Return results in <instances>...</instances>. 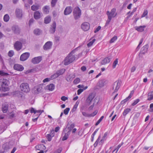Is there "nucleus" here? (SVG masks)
<instances>
[{"instance_id":"nucleus-62","label":"nucleus","mask_w":153,"mask_h":153,"mask_svg":"<svg viewBox=\"0 0 153 153\" xmlns=\"http://www.w3.org/2000/svg\"><path fill=\"white\" fill-rule=\"evenodd\" d=\"M101 27L100 26H98L96 29L94 31V33H96L98 31L101 29Z\"/></svg>"},{"instance_id":"nucleus-50","label":"nucleus","mask_w":153,"mask_h":153,"mask_svg":"<svg viewBox=\"0 0 153 153\" xmlns=\"http://www.w3.org/2000/svg\"><path fill=\"white\" fill-rule=\"evenodd\" d=\"M57 0H52L51 2V5L52 6L54 7L55 6Z\"/></svg>"},{"instance_id":"nucleus-38","label":"nucleus","mask_w":153,"mask_h":153,"mask_svg":"<svg viewBox=\"0 0 153 153\" xmlns=\"http://www.w3.org/2000/svg\"><path fill=\"white\" fill-rule=\"evenodd\" d=\"M117 39V37L116 36H114L110 40V42L112 43L114 42Z\"/></svg>"},{"instance_id":"nucleus-61","label":"nucleus","mask_w":153,"mask_h":153,"mask_svg":"<svg viewBox=\"0 0 153 153\" xmlns=\"http://www.w3.org/2000/svg\"><path fill=\"white\" fill-rule=\"evenodd\" d=\"M7 73L4 72L3 71H0V75H5Z\"/></svg>"},{"instance_id":"nucleus-58","label":"nucleus","mask_w":153,"mask_h":153,"mask_svg":"<svg viewBox=\"0 0 153 153\" xmlns=\"http://www.w3.org/2000/svg\"><path fill=\"white\" fill-rule=\"evenodd\" d=\"M34 21V19H31L30 20L28 23L29 26H30L33 23Z\"/></svg>"},{"instance_id":"nucleus-11","label":"nucleus","mask_w":153,"mask_h":153,"mask_svg":"<svg viewBox=\"0 0 153 153\" xmlns=\"http://www.w3.org/2000/svg\"><path fill=\"white\" fill-rule=\"evenodd\" d=\"M122 145V144H119L117 148L112 151V147H110L108 150L106 151L105 153H117L119 148L121 147Z\"/></svg>"},{"instance_id":"nucleus-60","label":"nucleus","mask_w":153,"mask_h":153,"mask_svg":"<svg viewBox=\"0 0 153 153\" xmlns=\"http://www.w3.org/2000/svg\"><path fill=\"white\" fill-rule=\"evenodd\" d=\"M143 39H142L140 40V43H139V45H138V46H137V48H138V49H139L140 48V45L142 44V43L143 41Z\"/></svg>"},{"instance_id":"nucleus-57","label":"nucleus","mask_w":153,"mask_h":153,"mask_svg":"<svg viewBox=\"0 0 153 153\" xmlns=\"http://www.w3.org/2000/svg\"><path fill=\"white\" fill-rule=\"evenodd\" d=\"M30 110L31 113H34V114H36V110H35L34 108H32L30 109Z\"/></svg>"},{"instance_id":"nucleus-59","label":"nucleus","mask_w":153,"mask_h":153,"mask_svg":"<svg viewBox=\"0 0 153 153\" xmlns=\"http://www.w3.org/2000/svg\"><path fill=\"white\" fill-rule=\"evenodd\" d=\"M47 138L48 139V140L49 141H50L51 140L52 137H51L50 135L48 134L47 135Z\"/></svg>"},{"instance_id":"nucleus-25","label":"nucleus","mask_w":153,"mask_h":153,"mask_svg":"<svg viewBox=\"0 0 153 153\" xmlns=\"http://www.w3.org/2000/svg\"><path fill=\"white\" fill-rule=\"evenodd\" d=\"M8 110V105L7 104H4L2 105V111L4 113L7 112Z\"/></svg>"},{"instance_id":"nucleus-55","label":"nucleus","mask_w":153,"mask_h":153,"mask_svg":"<svg viewBox=\"0 0 153 153\" xmlns=\"http://www.w3.org/2000/svg\"><path fill=\"white\" fill-rule=\"evenodd\" d=\"M20 41L19 42L22 43V45L26 43V40L25 39H20Z\"/></svg>"},{"instance_id":"nucleus-44","label":"nucleus","mask_w":153,"mask_h":153,"mask_svg":"<svg viewBox=\"0 0 153 153\" xmlns=\"http://www.w3.org/2000/svg\"><path fill=\"white\" fill-rule=\"evenodd\" d=\"M140 101V100L139 99H137L134 100V102L131 105L132 106H134L137 104Z\"/></svg>"},{"instance_id":"nucleus-26","label":"nucleus","mask_w":153,"mask_h":153,"mask_svg":"<svg viewBox=\"0 0 153 153\" xmlns=\"http://www.w3.org/2000/svg\"><path fill=\"white\" fill-rule=\"evenodd\" d=\"M56 28V23L53 22L52 24V27L51 28L50 31L51 33H53L55 32Z\"/></svg>"},{"instance_id":"nucleus-36","label":"nucleus","mask_w":153,"mask_h":153,"mask_svg":"<svg viewBox=\"0 0 153 153\" xmlns=\"http://www.w3.org/2000/svg\"><path fill=\"white\" fill-rule=\"evenodd\" d=\"M95 40H96L95 39H94L92 41H90L87 44V46L88 47H89L93 45L94 42H95Z\"/></svg>"},{"instance_id":"nucleus-22","label":"nucleus","mask_w":153,"mask_h":153,"mask_svg":"<svg viewBox=\"0 0 153 153\" xmlns=\"http://www.w3.org/2000/svg\"><path fill=\"white\" fill-rule=\"evenodd\" d=\"M145 25L140 26H137L135 27V29L136 30L140 32L143 31L144 30V28H146Z\"/></svg>"},{"instance_id":"nucleus-28","label":"nucleus","mask_w":153,"mask_h":153,"mask_svg":"<svg viewBox=\"0 0 153 153\" xmlns=\"http://www.w3.org/2000/svg\"><path fill=\"white\" fill-rule=\"evenodd\" d=\"M153 99V91L149 92L148 94V100H151Z\"/></svg>"},{"instance_id":"nucleus-45","label":"nucleus","mask_w":153,"mask_h":153,"mask_svg":"<svg viewBox=\"0 0 153 153\" xmlns=\"http://www.w3.org/2000/svg\"><path fill=\"white\" fill-rule=\"evenodd\" d=\"M15 113L13 111L10 112L9 114V115L10 117V118L13 117L15 115Z\"/></svg>"},{"instance_id":"nucleus-49","label":"nucleus","mask_w":153,"mask_h":153,"mask_svg":"<svg viewBox=\"0 0 153 153\" xmlns=\"http://www.w3.org/2000/svg\"><path fill=\"white\" fill-rule=\"evenodd\" d=\"M68 137V134H65L64 136L62 138V140L64 141L67 139Z\"/></svg>"},{"instance_id":"nucleus-32","label":"nucleus","mask_w":153,"mask_h":153,"mask_svg":"<svg viewBox=\"0 0 153 153\" xmlns=\"http://www.w3.org/2000/svg\"><path fill=\"white\" fill-rule=\"evenodd\" d=\"M10 19V17L9 15L7 14H5L4 16L3 19L5 22H7L9 21Z\"/></svg>"},{"instance_id":"nucleus-52","label":"nucleus","mask_w":153,"mask_h":153,"mask_svg":"<svg viewBox=\"0 0 153 153\" xmlns=\"http://www.w3.org/2000/svg\"><path fill=\"white\" fill-rule=\"evenodd\" d=\"M99 137H99L97 139L95 143L94 144V147H96L98 144V143L100 140Z\"/></svg>"},{"instance_id":"nucleus-7","label":"nucleus","mask_w":153,"mask_h":153,"mask_svg":"<svg viewBox=\"0 0 153 153\" xmlns=\"http://www.w3.org/2000/svg\"><path fill=\"white\" fill-rule=\"evenodd\" d=\"M65 69L63 68L58 71L56 73L52 75L51 76V79H53L57 77L60 75L62 74L65 72Z\"/></svg>"},{"instance_id":"nucleus-42","label":"nucleus","mask_w":153,"mask_h":153,"mask_svg":"<svg viewBox=\"0 0 153 153\" xmlns=\"http://www.w3.org/2000/svg\"><path fill=\"white\" fill-rule=\"evenodd\" d=\"M20 92L19 91H15V92H13V94L14 95L16 96L19 97L20 96L19 95H20Z\"/></svg>"},{"instance_id":"nucleus-17","label":"nucleus","mask_w":153,"mask_h":153,"mask_svg":"<svg viewBox=\"0 0 153 153\" xmlns=\"http://www.w3.org/2000/svg\"><path fill=\"white\" fill-rule=\"evenodd\" d=\"M42 60V57L41 56H38L34 57L32 59V62L34 64L39 63Z\"/></svg>"},{"instance_id":"nucleus-31","label":"nucleus","mask_w":153,"mask_h":153,"mask_svg":"<svg viewBox=\"0 0 153 153\" xmlns=\"http://www.w3.org/2000/svg\"><path fill=\"white\" fill-rule=\"evenodd\" d=\"M39 6L38 5H33L31 7V9L33 11H35L39 9Z\"/></svg>"},{"instance_id":"nucleus-27","label":"nucleus","mask_w":153,"mask_h":153,"mask_svg":"<svg viewBox=\"0 0 153 153\" xmlns=\"http://www.w3.org/2000/svg\"><path fill=\"white\" fill-rule=\"evenodd\" d=\"M42 9L44 13L48 14L49 12V7L48 6H45Z\"/></svg>"},{"instance_id":"nucleus-5","label":"nucleus","mask_w":153,"mask_h":153,"mask_svg":"<svg viewBox=\"0 0 153 153\" xmlns=\"http://www.w3.org/2000/svg\"><path fill=\"white\" fill-rule=\"evenodd\" d=\"M121 83L120 80H118L115 82L113 85V88L114 90V93L117 92L119 89Z\"/></svg>"},{"instance_id":"nucleus-34","label":"nucleus","mask_w":153,"mask_h":153,"mask_svg":"<svg viewBox=\"0 0 153 153\" xmlns=\"http://www.w3.org/2000/svg\"><path fill=\"white\" fill-rule=\"evenodd\" d=\"M131 98L130 96H128L127 98H126L125 100H122L121 102V104H123L125 103L127 101H128L129 99Z\"/></svg>"},{"instance_id":"nucleus-2","label":"nucleus","mask_w":153,"mask_h":153,"mask_svg":"<svg viewBox=\"0 0 153 153\" xmlns=\"http://www.w3.org/2000/svg\"><path fill=\"white\" fill-rule=\"evenodd\" d=\"M9 81L5 79H0V85L1 86L2 90L4 91H8L9 88L8 87Z\"/></svg>"},{"instance_id":"nucleus-4","label":"nucleus","mask_w":153,"mask_h":153,"mask_svg":"<svg viewBox=\"0 0 153 153\" xmlns=\"http://www.w3.org/2000/svg\"><path fill=\"white\" fill-rule=\"evenodd\" d=\"M20 87L21 90L24 92L27 93L30 90L29 85L27 83H22L21 84Z\"/></svg>"},{"instance_id":"nucleus-8","label":"nucleus","mask_w":153,"mask_h":153,"mask_svg":"<svg viewBox=\"0 0 153 153\" xmlns=\"http://www.w3.org/2000/svg\"><path fill=\"white\" fill-rule=\"evenodd\" d=\"M107 14L108 17H110V18H111L115 17L117 15L116 9L114 8L112 9L110 12L107 11Z\"/></svg>"},{"instance_id":"nucleus-53","label":"nucleus","mask_w":153,"mask_h":153,"mask_svg":"<svg viewBox=\"0 0 153 153\" xmlns=\"http://www.w3.org/2000/svg\"><path fill=\"white\" fill-rule=\"evenodd\" d=\"M79 102L78 101H77L76 102L75 104L74 105V106L73 109H75V110L76 109V108H77L78 106V105L79 104Z\"/></svg>"},{"instance_id":"nucleus-43","label":"nucleus","mask_w":153,"mask_h":153,"mask_svg":"<svg viewBox=\"0 0 153 153\" xmlns=\"http://www.w3.org/2000/svg\"><path fill=\"white\" fill-rule=\"evenodd\" d=\"M70 109L69 108H66L64 111V113L65 115L68 114L70 110Z\"/></svg>"},{"instance_id":"nucleus-9","label":"nucleus","mask_w":153,"mask_h":153,"mask_svg":"<svg viewBox=\"0 0 153 153\" xmlns=\"http://www.w3.org/2000/svg\"><path fill=\"white\" fill-rule=\"evenodd\" d=\"M30 55V54L29 53H25L21 55L20 59L22 61H25L29 57Z\"/></svg>"},{"instance_id":"nucleus-3","label":"nucleus","mask_w":153,"mask_h":153,"mask_svg":"<svg viewBox=\"0 0 153 153\" xmlns=\"http://www.w3.org/2000/svg\"><path fill=\"white\" fill-rule=\"evenodd\" d=\"M73 13L74 19L76 20L78 19L80 17L81 10L79 7H76L74 9Z\"/></svg>"},{"instance_id":"nucleus-37","label":"nucleus","mask_w":153,"mask_h":153,"mask_svg":"<svg viewBox=\"0 0 153 153\" xmlns=\"http://www.w3.org/2000/svg\"><path fill=\"white\" fill-rule=\"evenodd\" d=\"M118 62V59H116L115 60L114 62L113 63L112 67L113 68H115L116 65L117 64Z\"/></svg>"},{"instance_id":"nucleus-51","label":"nucleus","mask_w":153,"mask_h":153,"mask_svg":"<svg viewBox=\"0 0 153 153\" xmlns=\"http://www.w3.org/2000/svg\"><path fill=\"white\" fill-rule=\"evenodd\" d=\"M13 51H10L8 53V55L10 57H12L13 55Z\"/></svg>"},{"instance_id":"nucleus-30","label":"nucleus","mask_w":153,"mask_h":153,"mask_svg":"<svg viewBox=\"0 0 153 153\" xmlns=\"http://www.w3.org/2000/svg\"><path fill=\"white\" fill-rule=\"evenodd\" d=\"M47 88L50 91H52L54 89V85L53 84H50L49 85H48L47 86Z\"/></svg>"},{"instance_id":"nucleus-21","label":"nucleus","mask_w":153,"mask_h":153,"mask_svg":"<svg viewBox=\"0 0 153 153\" xmlns=\"http://www.w3.org/2000/svg\"><path fill=\"white\" fill-rule=\"evenodd\" d=\"M111 59V58L108 57L105 58L101 61V64L102 65H104L109 63Z\"/></svg>"},{"instance_id":"nucleus-12","label":"nucleus","mask_w":153,"mask_h":153,"mask_svg":"<svg viewBox=\"0 0 153 153\" xmlns=\"http://www.w3.org/2000/svg\"><path fill=\"white\" fill-rule=\"evenodd\" d=\"M14 48L17 51L20 50L22 48V43L19 41H16L14 44Z\"/></svg>"},{"instance_id":"nucleus-47","label":"nucleus","mask_w":153,"mask_h":153,"mask_svg":"<svg viewBox=\"0 0 153 153\" xmlns=\"http://www.w3.org/2000/svg\"><path fill=\"white\" fill-rule=\"evenodd\" d=\"M148 13V11L147 10H144V12L142 16V17H145L146 16Z\"/></svg>"},{"instance_id":"nucleus-6","label":"nucleus","mask_w":153,"mask_h":153,"mask_svg":"<svg viewBox=\"0 0 153 153\" xmlns=\"http://www.w3.org/2000/svg\"><path fill=\"white\" fill-rule=\"evenodd\" d=\"M43 85L40 84L35 86L33 90V91L35 94H38L41 92L42 91Z\"/></svg>"},{"instance_id":"nucleus-13","label":"nucleus","mask_w":153,"mask_h":153,"mask_svg":"<svg viewBox=\"0 0 153 153\" xmlns=\"http://www.w3.org/2000/svg\"><path fill=\"white\" fill-rule=\"evenodd\" d=\"M81 27L83 30L87 31L89 29L90 25L88 22H84L82 24Z\"/></svg>"},{"instance_id":"nucleus-64","label":"nucleus","mask_w":153,"mask_h":153,"mask_svg":"<svg viewBox=\"0 0 153 153\" xmlns=\"http://www.w3.org/2000/svg\"><path fill=\"white\" fill-rule=\"evenodd\" d=\"M150 108L151 109L150 111L151 112H153V103H152L150 105Z\"/></svg>"},{"instance_id":"nucleus-14","label":"nucleus","mask_w":153,"mask_h":153,"mask_svg":"<svg viewBox=\"0 0 153 153\" xmlns=\"http://www.w3.org/2000/svg\"><path fill=\"white\" fill-rule=\"evenodd\" d=\"M15 14L17 18H22L23 15L22 10L19 8H17L16 10Z\"/></svg>"},{"instance_id":"nucleus-19","label":"nucleus","mask_w":153,"mask_h":153,"mask_svg":"<svg viewBox=\"0 0 153 153\" xmlns=\"http://www.w3.org/2000/svg\"><path fill=\"white\" fill-rule=\"evenodd\" d=\"M42 16V14L38 11H36L34 13V17L36 19H40Z\"/></svg>"},{"instance_id":"nucleus-16","label":"nucleus","mask_w":153,"mask_h":153,"mask_svg":"<svg viewBox=\"0 0 153 153\" xmlns=\"http://www.w3.org/2000/svg\"><path fill=\"white\" fill-rule=\"evenodd\" d=\"M12 30L13 32L16 34H19L20 29L18 25H14L12 27Z\"/></svg>"},{"instance_id":"nucleus-41","label":"nucleus","mask_w":153,"mask_h":153,"mask_svg":"<svg viewBox=\"0 0 153 153\" xmlns=\"http://www.w3.org/2000/svg\"><path fill=\"white\" fill-rule=\"evenodd\" d=\"M80 82V79L79 78H77L75 79L74 81V84H77Z\"/></svg>"},{"instance_id":"nucleus-10","label":"nucleus","mask_w":153,"mask_h":153,"mask_svg":"<svg viewBox=\"0 0 153 153\" xmlns=\"http://www.w3.org/2000/svg\"><path fill=\"white\" fill-rule=\"evenodd\" d=\"M53 45L52 42L48 41L46 42L43 46V49L45 50H48L51 49Z\"/></svg>"},{"instance_id":"nucleus-46","label":"nucleus","mask_w":153,"mask_h":153,"mask_svg":"<svg viewBox=\"0 0 153 153\" xmlns=\"http://www.w3.org/2000/svg\"><path fill=\"white\" fill-rule=\"evenodd\" d=\"M112 18L110 17H108V18L105 24V26L108 25L110 22Z\"/></svg>"},{"instance_id":"nucleus-35","label":"nucleus","mask_w":153,"mask_h":153,"mask_svg":"<svg viewBox=\"0 0 153 153\" xmlns=\"http://www.w3.org/2000/svg\"><path fill=\"white\" fill-rule=\"evenodd\" d=\"M131 111V109L130 108H127L125 109L123 112V115L124 116H126L127 114L128 113Z\"/></svg>"},{"instance_id":"nucleus-23","label":"nucleus","mask_w":153,"mask_h":153,"mask_svg":"<svg viewBox=\"0 0 153 153\" xmlns=\"http://www.w3.org/2000/svg\"><path fill=\"white\" fill-rule=\"evenodd\" d=\"M75 76L74 74H72L67 76L66 79L68 82H70L73 80Z\"/></svg>"},{"instance_id":"nucleus-39","label":"nucleus","mask_w":153,"mask_h":153,"mask_svg":"<svg viewBox=\"0 0 153 153\" xmlns=\"http://www.w3.org/2000/svg\"><path fill=\"white\" fill-rule=\"evenodd\" d=\"M34 33L36 35H39L40 33V31L39 29H36L34 30Z\"/></svg>"},{"instance_id":"nucleus-24","label":"nucleus","mask_w":153,"mask_h":153,"mask_svg":"<svg viewBox=\"0 0 153 153\" xmlns=\"http://www.w3.org/2000/svg\"><path fill=\"white\" fill-rule=\"evenodd\" d=\"M105 80L104 79L100 80L98 83V85L100 87H103L105 85Z\"/></svg>"},{"instance_id":"nucleus-18","label":"nucleus","mask_w":153,"mask_h":153,"mask_svg":"<svg viewBox=\"0 0 153 153\" xmlns=\"http://www.w3.org/2000/svg\"><path fill=\"white\" fill-rule=\"evenodd\" d=\"M94 97V96L93 94H90L86 100V103H88V105H89Z\"/></svg>"},{"instance_id":"nucleus-33","label":"nucleus","mask_w":153,"mask_h":153,"mask_svg":"<svg viewBox=\"0 0 153 153\" xmlns=\"http://www.w3.org/2000/svg\"><path fill=\"white\" fill-rule=\"evenodd\" d=\"M80 111L82 112V113L83 115L85 117H90V114H88L87 112L82 111V109L81 108Z\"/></svg>"},{"instance_id":"nucleus-20","label":"nucleus","mask_w":153,"mask_h":153,"mask_svg":"<svg viewBox=\"0 0 153 153\" xmlns=\"http://www.w3.org/2000/svg\"><path fill=\"white\" fill-rule=\"evenodd\" d=\"M72 9L71 7H67L65 9L64 11V14L68 15L71 13L72 11Z\"/></svg>"},{"instance_id":"nucleus-15","label":"nucleus","mask_w":153,"mask_h":153,"mask_svg":"<svg viewBox=\"0 0 153 153\" xmlns=\"http://www.w3.org/2000/svg\"><path fill=\"white\" fill-rule=\"evenodd\" d=\"M13 68L14 70L20 71H22L24 69V68L22 65L17 64L14 65Z\"/></svg>"},{"instance_id":"nucleus-1","label":"nucleus","mask_w":153,"mask_h":153,"mask_svg":"<svg viewBox=\"0 0 153 153\" xmlns=\"http://www.w3.org/2000/svg\"><path fill=\"white\" fill-rule=\"evenodd\" d=\"M75 52V50H73L65 58L63 62L65 65H69L75 59V55L74 54Z\"/></svg>"},{"instance_id":"nucleus-48","label":"nucleus","mask_w":153,"mask_h":153,"mask_svg":"<svg viewBox=\"0 0 153 153\" xmlns=\"http://www.w3.org/2000/svg\"><path fill=\"white\" fill-rule=\"evenodd\" d=\"M98 111L96 110L93 113L90 114V117H94L95 116L97 113Z\"/></svg>"},{"instance_id":"nucleus-29","label":"nucleus","mask_w":153,"mask_h":153,"mask_svg":"<svg viewBox=\"0 0 153 153\" xmlns=\"http://www.w3.org/2000/svg\"><path fill=\"white\" fill-rule=\"evenodd\" d=\"M51 20V17L49 16H48L44 19V22L45 24H48L50 23Z\"/></svg>"},{"instance_id":"nucleus-63","label":"nucleus","mask_w":153,"mask_h":153,"mask_svg":"<svg viewBox=\"0 0 153 153\" xmlns=\"http://www.w3.org/2000/svg\"><path fill=\"white\" fill-rule=\"evenodd\" d=\"M136 69V67L135 66L132 67L131 69V72H133Z\"/></svg>"},{"instance_id":"nucleus-40","label":"nucleus","mask_w":153,"mask_h":153,"mask_svg":"<svg viewBox=\"0 0 153 153\" xmlns=\"http://www.w3.org/2000/svg\"><path fill=\"white\" fill-rule=\"evenodd\" d=\"M104 116H102L100 118V119L98 120L97 122L95 124L96 126L98 125L100 123L101 121L104 118Z\"/></svg>"},{"instance_id":"nucleus-56","label":"nucleus","mask_w":153,"mask_h":153,"mask_svg":"<svg viewBox=\"0 0 153 153\" xmlns=\"http://www.w3.org/2000/svg\"><path fill=\"white\" fill-rule=\"evenodd\" d=\"M68 98L67 97L65 96H62L61 98V100L64 101H65L66 100H68Z\"/></svg>"},{"instance_id":"nucleus-54","label":"nucleus","mask_w":153,"mask_h":153,"mask_svg":"<svg viewBox=\"0 0 153 153\" xmlns=\"http://www.w3.org/2000/svg\"><path fill=\"white\" fill-rule=\"evenodd\" d=\"M84 91V90L82 89H79L77 91V94L79 95Z\"/></svg>"}]
</instances>
